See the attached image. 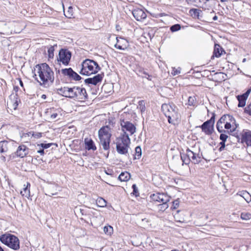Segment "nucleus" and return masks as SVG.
<instances>
[{
	"instance_id": "nucleus-61",
	"label": "nucleus",
	"mask_w": 251,
	"mask_h": 251,
	"mask_svg": "<svg viewBox=\"0 0 251 251\" xmlns=\"http://www.w3.org/2000/svg\"><path fill=\"white\" fill-rule=\"evenodd\" d=\"M217 19H218V17H217V16H216V15H215V16H214L213 17V20L214 21H216Z\"/></svg>"
},
{
	"instance_id": "nucleus-51",
	"label": "nucleus",
	"mask_w": 251,
	"mask_h": 251,
	"mask_svg": "<svg viewBox=\"0 0 251 251\" xmlns=\"http://www.w3.org/2000/svg\"><path fill=\"white\" fill-rule=\"evenodd\" d=\"M143 74L146 75H148V77L145 76V77H146L149 80H151V76L149 75L147 72H144Z\"/></svg>"
},
{
	"instance_id": "nucleus-12",
	"label": "nucleus",
	"mask_w": 251,
	"mask_h": 251,
	"mask_svg": "<svg viewBox=\"0 0 251 251\" xmlns=\"http://www.w3.org/2000/svg\"><path fill=\"white\" fill-rule=\"evenodd\" d=\"M151 198L153 201L162 202L163 201L169 202L170 197L167 194L158 193L151 194Z\"/></svg>"
},
{
	"instance_id": "nucleus-13",
	"label": "nucleus",
	"mask_w": 251,
	"mask_h": 251,
	"mask_svg": "<svg viewBox=\"0 0 251 251\" xmlns=\"http://www.w3.org/2000/svg\"><path fill=\"white\" fill-rule=\"evenodd\" d=\"M132 13L134 18L138 21H142L147 18V14L145 12L140 8L134 9Z\"/></svg>"
},
{
	"instance_id": "nucleus-1",
	"label": "nucleus",
	"mask_w": 251,
	"mask_h": 251,
	"mask_svg": "<svg viewBox=\"0 0 251 251\" xmlns=\"http://www.w3.org/2000/svg\"><path fill=\"white\" fill-rule=\"evenodd\" d=\"M34 70L36 71L35 75H38L39 77L40 80L37 81L40 85L47 88L53 84L54 79V73L47 64H38L36 65Z\"/></svg>"
},
{
	"instance_id": "nucleus-39",
	"label": "nucleus",
	"mask_w": 251,
	"mask_h": 251,
	"mask_svg": "<svg viewBox=\"0 0 251 251\" xmlns=\"http://www.w3.org/2000/svg\"><path fill=\"white\" fill-rule=\"evenodd\" d=\"M54 49L53 46H50L48 50V56L50 58H53L54 56Z\"/></svg>"
},
{
	"instance_id": "nucleus-41",
	"label": "nucleus",
	"mask_w": 251,
	"mask_h": 251,
	"mask_svg": "<svg viewBox=\"0 0 251 251\" xmlns=\"http://www.w3.org/2000/svg\"><path fill=\"white\" fill-rule=\"evenodd\" d=\"M168 202H165V201H163L162 202V203L161 204H159L158 205L159 207V209L160 210H162V211H165L166 209H167L168 207H169V205L168 204Z\"/></svg>"
},
{
	"instance_id": "nucleus-15",
	"label": "nucleus",
	"mask_w": 251,
	"mask_h": 251,
	"mask_svg": "<svg viewBox=\"0 0 251 251\" xmlns=\"http://www.w3.org/2000/svg\"><path fill=\"white\" fill-rule=\"evenodd\" d=\"M251 92V88L249 89L245 93L241 95H238L236 98L238 100V106L243 107L245 106L246 100H247L250 93Z\"/></svg>"
},
{
	"instance_id": "nucleus-29",
	"label": "nucleus",
	"mask_w": 251,
	"mask_h": 251,
	"mask_svg": "<svg viewBox=\"0 0 251 251\" xmlns=\"http://www.w3.org/2000/svg\"><path fill=\"white\" fill-rule=\"evenodd\" d=\"M30 184L29 183H27V185L23 188V190L21 191V194L23 196H25L27 198H29L30 197V190L28 187H30Z\"/></svg>"
},
{
	"instance_id": "nucleus-49",
	"label": "nucleus",
	"mask_w": 251,
	"mask_h": 251,
	"mask_svg": "<svg viewBox=\"0 0 251 251\" xmlns=\"http://www.w3.org/2000/svg\"><path fill=\"white\" fill-rule=\"evenodd\" d=\"M104 172H105L106 174H107L108 175H109V176H112L113 175V173H114V172L112 171V170L110 169H107V170H105Z\"/></svg>"
},
{
	"instance_id": "nucleus-18",
	"label": "nucleus",
	"mask_w": 251,
	"mask_h": 251,
	"mask_svg": "<svg viewBox=\"0 0 251 251\" xmlns=\"http://www.w3.org/2000/svg\"><path fill=\"white\" fill-rule=\"evenodd\" d=\"M102 78V75L98 74L93 77H89L85 79L84 82L86 84L96 85L98 83L101 81Z\"/></svg>"
},
{
	"instance_id": "nucleus-44",
	"label": "nucleus",
	"mask_w": 251,
	"mask_h": 251,
	"mask_svg": "<svg viewBox=\"0 0 251 251\" xmlns=\"http://www.w3.org/2000/svg\"><path fill=\"white\" fill-rule=\"evenodd\" d=\"M180 71H181V68L179 67H178L177 69H176L175 68H173L172 72V74L173 75H178V74H180Z\"/></svg>"
},
{
	"instance_id": "nucleus-8",
	"label": "nucleus",
	"mask_w": 251,
	"mask_h": 251,
	"mask_svg": "<svg viewBox=\"0 0 251 251\" xmlns=\"http://www.w3.org/2000/svg\"><path fill=\"white\" fill-rule=\"evenodd\" d=\"M121 126L122 128V133L129 132L130 135L133 134L136 132L135 126L131 122L125 121V120H120Z\"/></svg>"
},
{
	"instance_id": "nucleus-37",
	"label": "nucleus",
	"mask_w": 251,
	"mask_h": 251,
	"mask_svg": "<svg viewBox=\"0 0 251 251\" xmlns=\"http://www.w3.org/2000/svg\"><path fill=\"white\" fill-rule=\"evenodd\" d=\"M241 218L243 220H249L251 218V214L247 212H243L241 214Z\"/></svg>"
},
{
	"instance_id": "nucleus-24",
	"label": "nucleus",
	"mask_w": 251,
	"mask_h": 251,
	"mask_svg": "<svg viewBox=\"0 0 251 251\" xmlns=\"http://www.w3.org/2000/svg\"><path fill=\"white\" fill-rule=\"evenodd\" d=\"M13 100L10 99V100L7 102V106L8 108H10L14 110H16L18 105L19 99L17 98V95L14 96Z\"/></svg>"
},
{
	"instance_id": "nucleus-50",
	"label": "nucleus",
	"mask_w": 251,
	"mask_h": 251,
	"mask_svg": "<svg viewBox=\"0 0 251 251\" xmlns=\"http://www.w3.org/2000/svg\"><path fill=\"white\" fill-rule=\"evenodd\" d=\"M42 136V133L40 132L34 133L32 137L38 139L40 138Z\"/></svg>"
},
{
	"instance_id": "nucleus-48",
	"label": "nucleus",
	"mask_w": 251,
	"mask_h": 251,
	"mask_svg": "<svg viewBox=\"0 0 251 251\" xmlns=\"http://www.w3.org/2000/svg\"><path fill=\"white\" fill-rule=\"evenodd\" d=\"M179 201L178 199L175 200L173 202L172 208L173 209H176L179 206Z\"/></svg>"
},
{
	"instance_id": "nucleus-33",
	"label": "nucleus",
	"mask_w": 251,
	"mask_h": 251,
	"mask_svg": "<svg viewBox=\"0 0 251 251\" xmlns=\"http://www.w3.org/2000/svg\"><path fill=\"white\" fill-rule=\"evenodd\" d=\"M134 159H139L142 156V149L140 146H137L135 149Z\"/></svg>"
},
{
	"instance_id": "nucleus-36",
	"label": "nucleus",
	"mask_w": 251,
	"mask_h": 251,
	"mask_svg": "<svg viewBox=\"0 0 251 251\" xmlns=\"http://www.w3.org/2000/svg\"><path fill=\"white\" fill-rule=\"evenodd\" d=\"M113 230V227L110 226H105L103 227V231L107 235H111Z\"/></svg>"
},
{
	"instance_id": "nucleus-46",
	"label": "nucleus",
	"mask_w": 251,
	"mask_h": 251,
	"mask_svg": "<svg viewBox=\"0 0 251 251\" xmlns=\"http://www.w3.org/2000/svg\"><path fill=\"white\" fill-rule=\"evenodd\" d=\"M215 75L217 76L220 79L221 81L225 80V78L224 77V75H225L223 73H221V72L216 73L215 74Z\"/></svg>"
},
{
	"instance_id": "nucleus-6",
	"label": "nucleus",
	"mask_w": 251,
	"mask_h": 251,
	"mask_svg": "<svg viewBox=\"0 0 251 251\" xmlns=\"http://www.w3.org/2000/svg\"><path fill=\"white\" fill-rule=\"evenodd\" d=\"M215 114L212 113L211 118L204 122L201 126L202 131L206 135H210L213 130V126L215 122Z\"/></svg>"
},
{
	"instance_id": "nucleus-28",
	"label": "nucleus",
	"mask_w": 251,
	"mask_h": 251,
	"mask_svg": "<svg viewBox=\"0 0 251 251\" xmlns=\"http://www.w3.org/2000/svg\"><path fill=\"white\" fill-rule=\"evenodd\" d=\"M33 135V131H30L27 133H23L21 135V139L24 142H28L30 139L32 137Z\"/></svg>"
},
{
	"instance_id": "nucleus-9",
	"label": "nucleus",
	"mask_w": 251,
	"mask_h": 251,
	"mask_svg": "<svg viewBox=\"0 0 251 251\" xmlns=\"http://www.w3.org/2000/svg\"><path fill=\"white\" fill-rule=\"evenodd\" d=\"M61 72L64 76H67L70 79L78 81L81 79V77L71 68L63 69Z\"/></svg>"
},
{
	"instance_id": "nucleus-62",
	"label": "nucleus",
	"mask_w": 251,
	"mask_h": 251,
	"mask_svg": "<svg viewBox=\"0 0 251 251\" xmlns=\"http://www.w3.org/2000/svg\"><path fill=\"white\" fill-rule=\"evenodd\" d=\"M14 90H15L16 92L18 91V86H15L14 87Z\"/></svg>"
},
{
	"instance_id": "nucleus-3",
	"label": "nucleus",
	"mask_w": 251,
	"mask_h": 251,
	"mask_svg": "<svg viewBox=\"0 0 251 251\" xmlns=\"http://www.w3.org/2000/svg\"><path fill=\"white\" fill-rule=\"evenodd\" d=\"M100 143L103 149L108 151L110 148V142L112 136L111 128L108 126L101 127L98 131Z\"/></svg>"
},
{
	"instance_id": "nucleus-53",
	"label": "nucleus",
	"mask_w": 251,
	"mask_h": 251,
	"mask_svg": "<svg viewBox=\"0 0 251 251\" xmlns=\"http://www.w3.org/2000/svg\"><path fill=\"white\" fill-rule=\"evenodd\" d=\"M194 3H198V4L203 3V0H194Z\"/></svg>"
},
{
	"instance_id": "nucleus-40",
	"label": "nucleus",
	"mask_w": 251,
	"mask_h": 251,
	"mask_svg": "<svg viewBox=\"0 0 251 251\" xmlns=\"http://www.w3.org/2000/svg\"><path fill=\"white\" fill-rule=\"evenodd\" d=\"M181 28V26L179 24H175L170 27V30L174 32L178 31Z\"/></svg>"
},
{
	"instance_id": "nucleus-58",
	"label": "nucleus",
	"mask_w": 251,
	"mask_h": 251,
	"mask_svg": "<svg viewBox=\"0 0 251 251\" xmlns=\"http://www.w3.org/2000/svg\"><path fill=\"white\" fill-rule=\"evenodd\" d=\"M186 1L189 3H194V0H186Z\"/></svg>"
},
{
	"instance_id": "nucleus-30",
	"label": "nucleus",
	"mask_w": 251,
	"mask_h": 251,
	"mask_svg": "<svg viewBox=\"0 0 251 251\" xmlns=\"http://www.w3.org/2000/svg\"><path fill=\"white\" fill-rule=\"evenodd\" d=\"M130 175L127 172H122L119 175L118 178L121 181H126L129 179Z\"/></svg>"
},
{
	"instance_id": "nucleus-60",
	"label": "nucleus",
	"mask_w": 251,
	"mask_h": 251,
	"mask_svg": "<svg viewBox=\"0 0 251 251\" xmlns=\"http://www.w3.org/2000/svg\"><path fill=\"white\" fill-rule=\"evenodd\" d=\"M225 148L223 147H220L219 149V151H223L224 150Z\"/></svg>"
},
{
	"instance_id": "nucleus-20",
	"label": "nucleus",
	"mask_w": 251,
	"mask_h": 251,
	"mask_svg": "<svg viewBox=\"0 0 251 251\" xmlns=\"http://www.w3.org/2000/svg\"><path fill=\"white\" fill-rule=\"evenodd\" d=\"M238 126V125L236 124V121L233 118V120L229 119V121H227L225 125V128L226 129H230V131H228L229 133H232L235 131Z\"/></svg>"
},
{
	"instance_id": "nucleus-17",
	"label": "nucleus",
	"mask_w": 251,
	"mask_h": 251,
	"mask_svg": "<svg viewBox=\"0 0 251 251\" xmlns=\"http://www.w3.org/2000/svg\"><path fill=\"white\" fill-rule=\"evenodd\" d=\"M117 140L116 144L130 146V139L129 137V134L127 133H121L120 136L117 139Z\"/></svg>"
},
{
	"instance_id": "nucleus-34",
	"label": "nucleus",
	"mask_w": 251,
	"mask_h": 251,
	"mask_svg": "<svg viewBox=\"0 0 251 251\" xmlns=\"http://www.w3.org/2000/svg\"><path fill=\"white\" fill-rule=\"evenodd\" d=\"M97 205L99 207H104L106 206L107 202L102 198H98L96 201Z\"/></svg>"
},
{
	"instance_id": "nucleus-54",
	"label": "nucleus",
	"mask_w": 251,
	"mask_h": 251,
	"mask_svg": "<svg viewBox=\"0 0 251 251\" xmlns=\"http://www.w3.org/2000/svg\"><path fill=\"white\" fill-rule=\"evenodd\" d=\"M37 152L40 153L41 155H43L44 154V149H41L37 151Z\"/></svg>"
},
{
	"instance_id": "nucleus-26",
	"label": "nucleus",
	"mask_w": 251,
	"mask_h": 251,
	"mask_svg": "<svg viewBox=\"0 0 251 251\" xmlns=\"http://www.w3.org/2000/svg\"><path fill=\"white\" fill-rule=\"evenodd\" d=\"M9 142L4 140L0 142V152L4 153L8 151Z\"/></svg>"
},
{
	"instance_id": "nucleus-14",
	"label": "nucleus",
	"mask_w": 251,
	"mask_h": 251,
	"mask_svg": "<svg viewBox=\"0 0 251 251\" xmlns=\"http://www.w3.org/2000/svg\"><path fill=\"white\" fill-rule=\"evenodd\" d=\"M242 143H245L248 146L251 147V131L244 129L241 133Z\"/></svg>"
},
{
	"instance_id": "nucleus-32",
	"label": "nucleus",
	"mask_w": 251,
	"mask_h": 251,
	"mask_svg": "<svg viewBox=\"0 0 251 251\" xmlns=\"http://www.w3.org/2000/svg\"><path fill=\"white\" fill-rule=\"evenodd\" d=\"M180 157L181 160L182 161V165L184 164L188 165L190 163L191 161V159H190L187 155H186V153H183L180 152Z\"/></svg>"
},
{
	"instance_id": "nucleus-38",
	"label": "nucleus",
	"mask_w": 251,
	"mask_h": 251,
	"mask_svg": "<svg viewBox=\"0 0 251 251\" xmlns=\"http://www.w3.org/2000/svg\"><path fill=\"white\" fill-rule=\"evenodd\" d=\"M138 108L140 109L142 113L144 112L146 110L145 103L144 100H140L138 102Z\"/></svg>"
},
{
	"instance_id": "nucleus-35",
	"label": "nucleus",
	"mask_w": 251,
	"mask_h": 251,
	"mask_svg": "<svg viewBox=\"0 0 251 251\" xmlns=\"http://www.w3.org/2000/svg\"><path fill=\"white\" fill-rule=\"evenodd\" d=\"M189 13L192 16L199 18L200 13H201V11L200 9L192 8L190 10Z\"/></svg>"
},
{
	"instance_id": "nucleus-42",
	"label": "nucleus",
	"mask_w": 251,
	"mask_h": 251,
	"mask_svg": "<svg viewBox=\"0 0 251 251\" xmlns=\"http://www.w3.org/2000/svg\"><path fill=\"white\" fill-rule=\"evenodd\" d=\"M221 134L220 135L219 138L222 141H226L228 137V136L227 135V133H224V132H220Z\"/></svg>"
},
{
	"instance_id": "nucleus-21",
	"label": "nucleus",
	"mask_w": 251,
	"mask_h": 251,
	"mask_svg": "<svg viewBox=\"0 0 251 251\" xmlns=\"http://www.w3.org/2000/svg\"><path fill=\"white\" fill-rule=\"evenodd\" d=\"M15 153L17 156L23 158L28 154V148L25 145H20Z\"/></svg>"
},
{
	"instance_id": "nucleus-10",
	"label": "nucleus",
	"mask_w": 251,
	"mask_h": 251,
	"mask_svg": "<svg viewBox=\"0 0 251 251\" xmlns=\"http://www.w3.org/2000/svg\"><path fill=\"white\" fill-rule=\"evenodd\" d=\"M76 86H74L73 87H62L58 89V93L64 97L73 99L75 91L76 90Z\"/></svg>"
},
{
	"instance_id": "nucleus-47",
	"label": "nucleus",
	"mask_w": 251,
	"mask_h": 251,
	"mask_svg": "<svg viewBox=\"0 0 251 251\" xmlns=\"http://www.w3.org/2000/svg\"><path fill=\"white\" fill-rule=\"evenodd\" d=\"M52 144V143H41L38 146H41L43 149H46L51 147Z\"/></svg>"
},
{
	"instance_id": "nucleus-7",
	"label": "nucleus",
	"mask_w": 251,
	"mask_h": 251,
	"mask_svg": "<svg viewBox=\"0 0 251 251\" xmlns=\"http://www.w3.org/2000/svg\"><path fill=\"white\" fill-rule=\"evenodd\" d=\"M71 56L72 53L70 51L66 49H61L59 52L57 61L66 66L69 64Z\"/></svg>"
},
{
	"instance_id": "nucleus-16",
	"label": "nucleus",
	"mask_w": 251,
	"mask_h": 251,
	"mask_svg": "<svg viewBox=\"0 0 251 251\" xmlns=\"http://www.w3.org/2000/svg\"><path fill=\"white\" fill-rule=\"evenodd\" d=\"M117 43L114 45L115 48L120 50H125L128 47V41L123 37H116Z\"/></svg>"
},
{
	"instance_id": "nucleus-56",
	"label": "nucleus",
	"mask_w": 251,
	"mask_h": 251,
	"mask_svg": "<svg viewBox=\"0 0 251 251\" xmlns=\"http://www.w3.org/2000/svg\"><path fill=\"white\" fill-rule=\"evenodd\" d=\"M226 141H221V142L220 143V145H221V147H223L224 148H225V143H226Z\"/></svg>"
},
{
	"instance_id": "nucleus-45",
	"label": "nucleus",
	"mask_w": 251,
	"mask_h": 251,
	"mask_svg": "<svg viewBox=\"0 0 251 251\" xmlns=\"http://www.w3.org/2000/svg\"><path fill=\"white\" fill-rule=\"evenodd\" d=\"M244 112L251 116V104H249L244 109Z\"/></svg>"
},
{
	"instance_id": "nucleus-59",
	"label": "nucleus",
	"mask_w": 251,
	"mask_h": 251,
	"mask_svg": "<svg viewBox=\"0 0 251 251\" xmlns=\"http://www.w3.org/2000/svg\"><path fill=\"white\" fill-rule=\"evenodd\" d=\"M0 158L3 161H5V160H6L5 157L3 155L1 156Z\"/></svg>"
},
{
	"instance_id": "nucleus-5",
	"label": "nucleus",
	"mask_w": 251,
	"mask_h": 251,
	"mask_svg": "<svg viewBox=\"0 0 251 251\" xmlns=\"http://www.w3.org/2000/svg\"><path fill=\"white\" fill-rule=\"evenodd\" d=\"M0 241L14 251H18L20 248V240L13 234L5 233L0 235Z\"/></svg>"
},
{
	"instance_id": "nucleus-11",
	"label": "nucleus",
	"mask_w": 251,
	"mask_h": 251,
	"mask_svg": "<svg viewBox=\"0 0 251 251\" xmlns=\"http://www.w3.org/2000/svg\"><path fill=\"white\" fill-rule=\"evenodd\" d=\"M87 98V94L85 89L76 86L73 99L78 101H82L86 100Z\"/></svg>"
},
{
	"instance_id": "nucleus-55",
	"label": "nucleus",
	"mask_w": 251,
	"mask_h": 251,
	"mask_svg": "<svg viewBox=\"0 0 251 251\" xmlns=\"http://www.w3.org/2000/svg\"><path fill=\"white\" fill-rule=\"evenodd\" d=\"M193 101H194L193 98L191 97L189 98L188 102L190 104H193Z\"/></svg>"
},
{
	"instance_id": "nucleus-31",
	"label": "nucleus",
	"mask_w": 251,
	"mask_h": 251,
	"mask_svg": "<svg viewBox=\"0 0 251 251\" xmlns=\"http://www.w3.org/2000/svg\"><path fill=\"white\" fill-rule=\"evenodd\" d=\"M229 119H232V120H233V117L230 115H224L221 117L217 122L219 123L226 124L227 121H229Z\"/></svg>"
},
{
	"instance_id": "nucleus-25",
	"label": "nucleus",
	"mask_w": 251,
	"mask_h": 251,
	"mask_svg": "<svg viewBox=\"0 0 251 251\" xmlns=\"http://www.w3.org/2000/svg\"><path fill=\"white\" fill-rule=\"evenodd\" d=\"M223 52H225L224 50L219 44H215L213 51V55L216 57H219L221 56Z\"/></svg>"
},
{
	"instance_id": "nucleus-57",
	"label": "nucleus",
	"mask_w": 251,
	"mask_h": 251,
	"mask_svg": "<svg viewBox=\"0 0 251 251\" xmlns=\"http://www.w3.org/2000/svg\"><path fill=\"white\" fill-rule=\"evenodd\" d=\"M19 82H20V84L21 86L23 87H24V84H23V82H22V81L21 80V79H19Z\"/></svg>"
},
{
	"instance_id": "nucleus-43",
	"label": "nucleus",
	"mask_w": 251,
	"mask_h": 251,
	"mask_svg": "<svg viewBox=\"0 0 251 251\" xmlns=\"http://www.w3.org/2000/svg\"><path fill=\"white\" fill-rule=\"evenodd\" d=\"M219 124V123L217 122L216 125V128L219 132L229 133L228 131L223 129V126H220Z\"/></svg>"
},
{
	"instance_id": "nucleus-27",
	"label": "nucleus",
	"mask_w": 251,
	"mask_h": 251,
	"mask_svg": "<svg viewBox=\"0 0 251 251\" xmlns=\"http://www.w3.org/2000/svg\"><path fill=\"white\" fill-rule=\"evenodd\" d=\"M237 195L244 198V199L248 203H249L251 201V196L246 191H242L241 192H239L238 193H237Z\"/></svg>"
},
{
	"instance_id": "nucleus-23",
	"label": "nucleus",
	"mask_w": 251,
	"mask_h": 251,
	"mask_svg": "<svg viewBox=\"0 0 251 251\" xmlns=\"http://www.w3.org/2000/svg\"><path fill=\"white\" fill-rule=\"evenodd\" d=\"M84 143L85 145V148L89 150L95 151L97 148L95 145L94 141L90 138H86L84 139Z\"/></svg>"
},
{
	"instance_id": "nucleus-19",
	"label": "nucleus",
	"mask_w": 251,
	"mask_h": 251,
	"mask_svg": "<svg viewBox=\"0 0 251 251\" xmlns=\"http://www.w3.org/2000/svg\"><path fill=\"white\" fill-rule=\"evenodd\" d=\"M186 151V155L191 159V161L193 163L198 164L201 162V157L198 154L194 152L189 149H187Z\"/></svg>"
},
{
	"instance_id": "nucleus-4",
	"label": "nucleus",
	"mask_w": 251,
	"mask_h": 251,
	"mask_svg": "<svg viewBox=\"0 0 251 251\" xmlns=\"http://www.w3.org/2000/svg\"><path fill=\"white\" fill-rule=\"evenodd\" d=\"M82 68L79 73L82 75H90L96 74L100 68L96 61L93 60L86 59L81 64Z\"/></svg>"
},
{
	"instance_id": "nucleus-63",
	"label": "nucleus",
	"mask_w": 251,
	"mask_h": 251,
	"mask_svg": "<svg viewBox=\"0 0 251 251\" xmlns=\"http://www.w3.org/2000/svg\"><path fill=\"white\" fill-rule=\"evenodd\" d=\"M79 210H80V212L82 213V214L83 215L84 214V213H83L84 210L81 209H80Z\"/></svg>"
},
{
	"instance_id": "nucleus-64",
	"label": "nucleus",
	"mask_w": 251,
	"mask_h": 251,
	"mask_svg": "<svg viewBox=\"0 0 251 251\" xmlns=\"http://www.w3.org/2000/svg\"><path fill=\"white\" fill-rule=\"evenodd\" d=\"M132 187L133 188V190L136 189V185L135 184H133L132 185Z\"/></svg>"
},
{
	"instance_id": "nucleus-52",
	"label": "nucleus",
	"mask_w": 251,
	"mask_h": 251,
	"mask_svg": "<svg viewBox=\"0 0 251 251\" xmlns=\"http://www.w3.org/2000/svg\"><path fill=\"white\" fill-rule=\"evenodd\" d=\"M58 116V114L56 113H53L50 115V118L51 119H54L57 118Z\"/></svg>"
},
{
	"instance_id": "nucleus-2",
	"label": "nucleus",
	"mask_w": 251,
	"mask_h": 251,
	"mask_svg": "<svg viewBox=\"0 0 251 251\" xmlns=\"http://www.w3.org/2000/svg\"><path fill=\"white\" fill-rule=\"evenodd\" d=\"M161 108L170 124L175 125L179 122L180 115L178 108L175 104L164 103L162 105Z\"/></svg>"
},
{
	"instance_id": "nucleus-22",
	"label": "nucleus",
	"mask_w": 251,
	"mask_h": 251,
	"mask_svg": "<svg viewBox=\"0 0 251 251\" xmlns=\"http://www.w3.org/2000/svg\"><path fill=\"white\" fill-rule=\"evenodd\" d=\"M129 146L123 145L121 144H116V150L118 153L126 155L128 153Z\"/></svg>"
}]
</instances>
